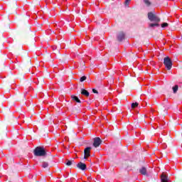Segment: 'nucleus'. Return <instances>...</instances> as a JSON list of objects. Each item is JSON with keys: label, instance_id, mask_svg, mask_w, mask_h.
I'll list each match as a JSON object with an SVG mask.
<instances>
[{"label": "nucleus", "instance_id": "7ed1b4c3", "mask_svg": "<svg viewBox=\"0 0 182 182\" xmlns=\"http://www.w3.org/2000/svg\"><path fill=\"white\" fill-rule=\"evenodd\" d=\"M164 65L166 68L167 70H171L173 68V62H171V58L170 57H166L164 58Z\"/></svg>", "mask_w": 182, "mask_h": 182}, {"label": "nucleus", "instance_id": "0eeeda50", "mask_svg": "<svg viewBox=\"0 0 182 182\" xmlns=\"http://www.w3.org/2000/svg\"><path fill=\"white\" fill-rule=\"evenodd\" d=\"M91 150H92V147H90V146H88L84 149V159L90 157V151Z\"/></svg>", "mask_w": 182, "mask_h": 182}, {"label": "nucleus", "instance_id": "393cba45", "mask_svg": "<svg viewBox=\"0 0 182 182\" xmlns=\"http://www.w3.org/2000/svg\"><path fill=\"white\" fill-rule=\"evenodd\" d=\"M130 0H125V5H128Z\"/></svg>", "mask_w": 182, "mask_h": 182}, {"label": "nucleus", "instance_id": "a211bd4d", "mask_svg": "<svg viewBox=\"0 0 182 182\" xmlns=\"http://www.w3.org/2000/svg\"><path fill=\"white\" fill-rule=\"evenodd\" d=\"M41 167H43V168H48L49 167V163L43 162Z\"/></svg>", "mask_w": 182, "mask_h": 182}, {"label": "nucleus", "instance_id": "1a4fd4ad", "mask_svg": "<svg viewBox=\"0 0 182 182\" xmlns=\"http://www.w3.org/2000/svg\"><path fill=\"white\" fill-rule=\"evenodd\" d=\"M125 34L124 32L120 31L117 35V40L119 42H122L124 39Z\"/></svg>", "mask_w": 182, "mask_h": 182}, {"label": "nucleus", "instance_id": "b1692460", "mask_svg": "<svg viewBox=\"0 0 182 182\" xmlns=\"http://www.w3.org/2000/svg\"><path fill=\"white\" fill-rule=\"evenodd\" d=\"M92 92L95 93L96 95H99V92L96 89H92Z\"/></svg>", "mask_w": 182, "mask_h": 182}, {"label": "nucleus", "instance_id": "6e6552de", "mask_svg": "<svg viewBox=\"0 0 182 182\" xmlns=\"http://www.w3.org/2000/svg\"><path fill=\"white\" fill-rule=\"evenodd\" d=\"M77 168L85 171V170H86V164H83V162H80L77 164Z\"/></svg>", "mask_w": 182, "mask_h": 182}, {"label": "nucleus", "instance_id": "aec40b11", "mask_svg": "<svg viewBox=\"0 0 182 182\" xmlns=\"http://www.w3.org/2000/svg\"><path fill=\"white\" fill-rule=\"evenodd\" d=\"M137 106H139V102H133L131 105L132 109H136V107H137Z\"/></svg>", "mask_w": 182, "mask_h": 182}, {"label": "nucleus", "instance_id": "2eb2a0df", "mask_svg": "<svg viewBox=\"0 0 182 182\" xmlns=\"http://www.w3.org/2000/svg\"><path fill=\"white\" fill-rule=\"evenodd\" d=\"M160 114H162V116H166V114H167V109L164 107H161L160 109Z\"/></svg>", "mask_w": 182, "mask_h": 182}, {"label": "nucleus", "instance_id": "ddd939ff", "mask_svg": "<svg viewBox=\"0 0 182 182\" xmlns=\"http://www.w3.org/2000/svg\"><path fill=\"white\" fill-rule=\"evenodd\" d=\"M71 99L73 100V102H75L76 103H82V101L79 99V97L76 95H71Z\"/></svg>", "mask_w": 182, "mask_h": 182}, {"label": "nucleus", "instance_id": "6ab92c4d", "mask_svg": "<svg viewBox=\"0 0 182 182\" xmlns=\"http://www.w3.org/2000/svg\"><path fill=\"white\" fill-rule=\"evenodd\" d=\"M145 5L147 6H151V1L150 0H143Z\"/></svg>", "mask_w": 182, "mask_h": 182}, {"label": "nucleus", "instance_id": "423d86ee", "mask_svg": "<svg viewBox=\"0 0 182 182\" xmlns=\"http://www.w3.org/2000/svg\"><path fill=\"white\" fill-rule=\"evenodd\" d=\"M101 144H102V139H100L99 137H95L94 139L93 146L95 148H97Z\"/></svg>", "mask_w": 182, "mask_h": 182}, {"label": "nucleus", "instance_id": "5701e85b", "mask_svg": "<svg viewBox=\"0 0 182 182\" xmlns=\"http://www.w3.org/2000/svg\"><path fill=\"white\" fill-rule=\"evenodd\" d=\"M161 26V28H167V26H168V23H163Z\"/></svg>", "mask_w": 182, "mask_h": 182}, {"label": "nucleus", "instance_id": "f03ea898", "mask_svg": "<svg viewBox=\"0 0 182 182\" xmlns=\"http://www.w3.org/2000/svg\"><path fill=\"white\" fill-rule=\"evenodd\" d=\"M148 19L150 22H160L161 19L159 18L156 13L150 11L148 13Z\"/></svg>", "mask_w": 182, "mask_h": 182}, {"label": "nucleus", "instance_id": "20e7f679", "mask_svg": "<svg viewBox=\"0 0 182 182\" xmlns=\"http://www.w3.org/2000/svg\"><path fill=\"white\" fill-rule=\"evenodd\" d=\"M14 100L16 102H25L26 98L25 97V94H18L14 97Z\"/></svg>", "mask_w": 182, "mask_h": 182}, {"label": "nucleus", "instance_id": "9b49d317", "mask_svg": "<svg viewBox=\"0 0 182 182\" xmlns=\"http://www.w3.org/2000/svg\"><path fill=\"white\" fill-rule=\"evenodd\" d=\"M161 182H168V176H167L166 174L162 173L161 175Z\"/></svg>", "mask_w": 182, "mask_h": 182}, {"label": "nucleus", "instance_id": "cd10ccee", "mask_svg": "<svg viewBox=\"0 0 182 182\" xmlns=\"http://www.w3.org/2000/svg\"><path fill=\"white\" fill-rule=\"evenodd\" d=\"M28 31H30V32H31V29H28Z\"/></svg>", "mask_w": 182, "mask_h": 182}, {"label": "nucleus", "instance_id": "412c9836", "mask_svg": "<svg viewBox=\"0 0 182 182\" xmlns=\"http://www.w3.org/2000/svg\"><path fill=\"white\" fill-rule=\"evenodd\" d=\"M173 93H177V90H178V85H175L174 87H173Z\"/></svg>", "mask_w": 182, "mask_h": 182}, {"label": "nucleus", "instance_id": "f8f14e48", "mask_svg": "<svg viewBox=\"0 0 182 182\" xmlns=\"http://www.w3.org/2000/svg\"><path fill=\"white\" fill-rule=\"evenodd\" d=\"M80 93L81 95H82L83 96H85L86 97H89L90 95V93H89L87 90L83 88L81 89Z\"/></svg>", "mask_w": 182, "mask_h": 182}, {"label": "nucleus", "instance_id": "bb28decb", "mask_svg": "<svg viewBox=\"0 0 182 182\" xmlns=\"http://www.w3.org/2000/svg\"><path fill=\"white\" fill-rule=\"evenodd\" d=\"M33 42H35V37H33Z\"/></svg>", "mask_w": 182, "mask_h": 182}, {"label": "nucleus", "instance_id": "39448f33", "mask_svg": "<svg viewBox=\"0 0 182 182\" xmlns=\"http://www.w3.org/2000/svg\"><path fill=\"white\" fill-rule=\"evenodd\" d=\"M10 6V11H16L18 9V4H16V1L14 0L9 4Z\"/></svg>", "mask_w": 182, "mask_h": 182}, {"label": "nucleus", "instance_id": "f3484780", "mask_svg": "<svg viewBox=\"0 0 182 182\" xmlns=\"http://www.w3.org/2000/svg\"><path fill=\"white\" fill-rule=\"evenodd\" d=\"M26 58H27V59L26 60V63H28V65L31 66V65H32L31 60V58L28 56V53H26Z\"/></svg>", "mask_w": 182, "mask_h": 182}, {"label": "nucleus", "instance_id": "a878e982", "mask_svg": "<svg viewBox=\"0 0 182 182\" xmlns=\"http://www.w3.org/2000/svg\"><path fill=\"white\" fill-rule=\"evenodd\" d=\"M109 80L110 83H113V78H109Z\"/></svg>", "mask_w": 182, "mask_h": 182}, {"label": "nucleus", "instance_id": "4468645a", "mask_svg": "<svg viewBox=\"0 0 182 182\" xmlns=\"http://www.w3.org/2000/svg\"><path fill=\"white\" fill-rule=\"evenodd\" d=\"M66 166H72V164H76V162H75V160L71 159V160H66L65 163Z\"/></svg>", "mask_w": 182, "mask_h": 182}, {"label": "nucleus", "instance_id": "4be33fe9", "mask_svg": "<svg viewBox=\"0 0 182 182\" xmlns=\"http://www.w3.org/2000/svg\"><path fill=\"white\" fill-rule=\"evenodd\" d=\"M86 79H87V77L84 75V76L80 77V82H85V80H86Z\"/></svg>", "mask_w": 182, "mask_h": 182}, {"label": "nucleus", "instance_id": "dca6fc26", "mask_svg": "<svg viewBox=\"0 0 182 182\" xmlns=\"http://www.w3.org/2000/svg\"><path fill=\"white\" fill-rule=\"evenodd\" d=\"M149 28H154V26H160V24H159V22H154V23H150L149 24Z\"/></svg>", "mask_w": 182, "mask_h": 182}, {"label": "nucleus", "instance_id": "9d476101", "mask_svg": "<svg viewBox=\"0 0 182 182\" xmlns=\"http://www.w3.org/2000/svg\"><path fill=\"white\" fill-rule=\"evenodd\" d=\"M139 173L140 174H142V176H147V167L142 166L139 168Z\"/></svg>", "mask_w": 182, "mask_h": 182}, {"label": "nucleus", "instance_id": "f257e3e1", "mask_svg": "<svg viewBox=\"0 0 182 182\" xmlns=\"http://www.w3.org/2000/svg\"><path fill=\"white\" fill-rule=\"evenodd\" d=\"M34 156H36L37 157H43L46 156V150L43 146H37L33 150Z\"/></svg>", "mask_w": 182, "mask_h": 182}]
</instances>
